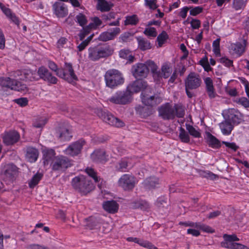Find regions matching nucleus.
<instances>
[{
    "label": "nucleus",
    "mask_w": 249,
    "mask_h": 249,
    "mask_svg": "<svg viewBox=\"0 0 249 249\" xmlns=\"http://www.w3.org/2000/svg\"><path fill=\"white\" fill-rule=\"evenodd\" d=\"M19 138V134L17 131H12L5 134L3 141L6 145H11L17 142Z\"/></svg>",
    "instance_id": "obj_20"
},
{
    "label": "nucleus",
    "mask_w": 249,
    "mask_h": 249,
    "mask_svg": "<svg viewBox=\"0 0 249 249\" xmlns=\"http://www.w3.org/2000/svg\"><path fill=\"white\" fill-rule=\"evenodd\" d=\"M15 102L21 107H25L28 104V99L26 98H20L14 100Z\"/></svg>",
    "instance_id": "obj_63"
},
{
    "label": "nucleus",
    "mask_w": 249,
    "mask_h": 249,
    "mask_svg": "<svg viewBox=\"0 0 249 249\" xmlns=\"http://www.w3.org/2000/svg\"><path fill=\"white\" fill-rule=\"evenodd\" d=\"M143 33L145 35L152 37H155L157 35L155 28L153 27L146 28Z\"/></svg>",
    "instance_id": "obj_53"
},
{
    "label": "nucleus",
    "mask_w": 249,
    "mask_h": 249,
    "mask_svg": "<svg viewBox=\"0 0 249 249\" xmlns=\"http://www.w3.org/2000/svg\"><path fill=\"white\" fill-rule=\"evenodd\" d=\"M55 155V153L53 149H49L46 150L44 154V157L46 161H48L53 159Z\"/></svg>",
    "instance_id": "obj_49"
},
{
    "label": "nucleus",
    "mask_w": 249,
    "mask_h": 249,
    "mask_svg": "<svg viewBox=\"0 0 249 249\" xmlns=\"http://www.w3.org/2000/svg\"><path fill=\"white\" fill-rule=\"evenodd\" d=\"M42 177V175L40 173H36L35 175L29 182L30 188H34L37 185Z\"/></svg>",
    "instance_id": "obj_41"
},
{
    "label": "nucleus",
    "mask_w": 249,
    "mask_h": 249,
    "mask_svg": "<svg viewBox=\"0 0 249 249\" xmlns=\"http://www.w3.org/2000/svg\"><path fill=\"white\" fill-rule=\"evenodd\" d=\"M64 70L68 74V76L70 77V83H71L73 80H76L77 79V76L74 72L72 65L71 63H65Z\"/></svg>",
    "instance_id": "obj_33"
},
{
    "label": "nucleus",
    "mask_w": 249,
    "mask_h": 249,
    "mask_svg": "<svg viewBox=\"0 0 249 249\" xmlns=\"http://www.w3.org/2000/svg\"><path fill=\"white\" fill-rule=\"evenodd\" d=\"M36 73L39 79H42L52 84H56L57 82V78L53 76L48 70L44 67H40Z\"/></svg>",
    "instance_id": "obj_15"
},
{
    "label": "nucleus",
    "mask_w": 249,
    "mask_h": 249,
    "mask_svg": "<svg viewBox=\"0 0 249 249\" xmlns=\"http://www.w3.org/2000/svg\"><path fill=\"white\" fill-rule=\"evenodd\" d=\"M1 9L8 18L10 19L16 25L19 26V21L18 18L16 17L15 14L12 13L9 8H6L5 6H1Z\"/></svg>",
    "instance_id": "obj_32"
},
{
    "label": "nucleus",
    "mask_w": 249,
    "mask_h": 249,
    "mask_svg": "<svg viewBox=\"0 0 249 249\" xmlns=\"http://www.w3.org/2000/svg\"><path fill=\"white\" fill-rule=\"evenodd\" d=\"M54 14L58 18L65 17L68 14V10L65 4L60 2H55L53 5Z\"/></svg>",
    "instance_id": "obj_17"
},
{
    "label": "nucleus",
    "mask_w": 249,
    "mask_h": 249,
    "mask_svg": "<svg viewBox=\"0 0 249 249\" xmlns=\"http://www.w3.org/2000/svg\"><path fill=\"white\" fill-rule=\"evenodd\" d=\"M208 144L213 148H218L221 146L219 141L210 132L206 133Z\"/></svg>",
    "instance_id": "obj_31"
},
{
    "label": "nucleus",
    "mask_w": 249,
    "mask_h": 249,
    "mask_svg": "<svg viewBox=\"0 0 249 249\" xmlns=\"http://www.w3.org/2000/svg\"><path fill=\"white\" fill-rule=\"evenodd\" d=\"M86 172L88 174L89 176L92 178L94 180L95 182H99L100 180V178H98L96 175V173L91 168H87L86 169Z\"/></svg>",
    "instance_id": "obj_47"
},
{
    "label": "nucleus",
    "mask_w": 249,
    "mask_h": 249,
    "mask_svg": "<svg viewBox=\"0 0 249 249\" xmlns=\"http://www.w3.org/2000/svg\"><path fill=\"white\" fill-rule=\"evenodd\" d=\"M92 29L93 28L90 27L89 24L86 27L83 28V30L80 34V40H83L84 38L90 33V30Z\"/></svg>",
    "instance_id": "obj_57"
},
{
    "label": "nucleus",
    "mask_w": 249,
    "mask_h": 249,
    "mask_svg": "<svg viewBox=\"0 0 249 249\" xmlns=\"http://www.w3.org/2000/svg\"><path fill=\"white\" fill-rule=\"evenodd\" d=\"M206 91L210 99H212L217 96L214 88L213 82L210 77H206L204 79Z\"/></svg>",
    "instance_id": "obj_22"
},
{
    "label": "nucleus",
    "mask_w": 249,
    "mask_h": 249,
    "mask_svg": "<svg viewBox=\"0 0 249 249\" xmlns=\"http://www.w3.org/2000/svg\"><path fill=\"white\" fill-rule=\"evenodd\" d=\"M131 72L136 78H144L148 74V70L145 63H138L132 67Z\"/></svg>",
    "instance_id": "obj_11"
},
{
    "label": "nucleus",
    "mask_w": 249,
    "mask_h": 249,
    "mask_svg": "<svg viewBox=\"0 0 249 249\" xmlns=\"http://www.w3.org/2000/svg\"><path fill=\"white\" fill-rule=\"evenodd\" d=\"M16 81V80L12 79L9 77H1L0 78V86L2 87H5L13 89V88L15 86Z\"/></svg>",
    "instance_id": "obj_34"
},
{
    "label": "nucleus",
    "mask_w": 249,
    "mask_h": 249,
    "mask_svg": "<svg viewBox=\"0 0 249 249\" xmlns=\"http://www.w3.org/2000/svg\"><path fill=\"white\" fill-rule=\"evenodd\" d=\"M143 184L148 188H154L159 185V179L156 177H150L144 180Z\"/></svg>",
    "instance_id": "obj_36"
},
{
    "label": "nucleus",
    "mask_w": 249,
    "mask_h": 249,
    "mask_svg": "<svg viewBox=\"0 0 249 249\" xmlns=\"http://www.w3.org/2000/svg\"><path fill=\"white\" fill-rule=\"evenodd\" d=\"M168 38V35L166 32L163 31L157 37V40L158 42V47H161Z\"/></svg>",
    "instance_id": "obj_44"
},
{
    "label": "nucleus",
    "mask_w": 249,
    "mask_h": 249,
    "mask_svg": "<svg viewBox=\"0 0 249 249\" xmlns=\"http://www.w3.org/2000/svg\"><path fill=\"white\" fill-rule=\"evenodd\" d=\"M145 65H146L147 68H148V72L149 70H151L153 77L155 81L158 82L159 81L160 71L158 70V67L155 62L152 60L147 61Z\"/></svg>",
    "instance_id": "obj_26"
},
{
    "label": "nucleus",
    "mask_w": 249,
    "mask_h": 249,
    "mask_svg": "<svg viewBox=\"0 0 249 249\" xmlns=\"http://www.w3.org/2000/svg\"><path fill=\"white\" fill-rule=\"evenodd\" d=\"M71 185L76 191L82 195L87 194L94 188L90 178L84 175H79L72 178Z\"/></svg>",
    "instance_id": "obj_1"
},
{
    "label": "nucleus",
    "mask_w": 249,
    "mask_h": 249,
    "mask_svg": "<svg viewBox=\"0 0 249 249\" xmlns=\"http://www.w3.org/2000/svg\"><path fill=\"white\" fill-rule=\"evenodd\" d=\"M92 23L89 24V26L93 29H96L102 24V21L98 17H94L92 19Z\"/></svg>",
    "instance_id": "obj_61"
},
{
    "label": "nucleus",
    "mask_w": 249,
    "mask_h": 249,
    "mask_svg": "<svg viewBox=\"0 0 249 249\" xmlns=\"http://www.w3.org/2000/svg\"><path fill=\"white\" fill-rule=\"evenodd\" d=\"M20 76V79L25 81H32L39 79L36 71L24 70L21 72Z\"/></svg>",
    "instance_id": "obj_24"
},
{
    "label": "nucleus",
    "mask_w": 249,
    "mask_h": 249,
    "mask_svg": "<svg viewBox=\"0 0 249 249\" xmlns=\"http://www.w3.org/2000/svg\"><path fill=\"white\" fill-rule=\"evenodd\" d=\"M71 137V133L67 128H62L59 134V138L62 140H69Z\"/></svg>",
    "instance_id": "obj_43"
},
{
    "label": "nucleus",
    "mask_w": 249,
    "mask_h": 249,
    "mask_svg": "<svg viewBox=\"0 0 249 249\" xmlns=\"http://www.w3.org/2000/svg\"><path fill=\"white\" fill-rule=\"evenodd\" d=\"M231 249H249V248L243 244L238 243H232Z\"/></svg>",
    "instance_id": "obj_64"
},
{
    "label": "nucleus",
    "mask_w": 249,
    "mask_h": 249,
    "mask_svg": "<svg viewBox=\"0 0 249 249\" xmlns=\"http://www.w3.org/2000/svg\"><path fill=\"white\" fill-rule=\"evenodd\" d=\"M237 103L241 105L246 108L249 107V101L246 97H241L236 101Z\"/></svg>",
    "instance_id": "obj_59"
},
{
    "label": "nucleus",
    "mask_w": 249,
    "mask_h": 249,
    "mask_svg": "<svg viewBox=\"0 0 249 249\" xmlns=\"http://www.w3.org/2000/svg\"><path fill=\"white\" fill-rule=\"evenodd\" d=\"M159 115L164 120L173 119L176 116L182 118L184 115V110L182 107L177 104L174 106L169 103L161 106L159 108Z\"/></svg>",
    "instance_id": "obj_3"
},
{
    "label": "nucleus",
    "mask_w": 249,
    "mask_h": 249,
    "mask_svg": "<svg viewBox=\"0 0 249 249\" xmlns=\"http://www.w3.org/2000/svg\"><path fill=\"white\" fill-rule=\"evenodd\" d=\"M219 127L222 133L225 135H230L233 128L232 124L226 118L225 120L219 124Z\"/></svg>",
    "instance_id": "obj_27"
},
{
    "label": "nucleus",
    "mask_w": 249,
    "mask_h": 249,
    "mask_svg": "<svg viewBox=\"0 0 249 249\" xmlns=\"http://www.w3.org/2000/svg\"><path fill=\"white\" fill-rule=\"evenodd\" d=\"M105 80L106 86L113 89L123 84L124 79L123 74L116 69L107 71L105 74Z\"/></svg>",
    "instance_id": "obj_4"
},
{
    "label": "nucleus",
    "mask_w": 249,
    "mask_h": 249,
    "mask_svg": "<svg viewBox=\"0 0 249 249\" xmlns=\"http://www.w3.org/2000/svg\"><path fill=\"white\" fill-rule=\"evenodd\" d=\"M51 165L53 171L62 172L71 166V163L67 157L61 156L54 157Z\"/></svg>",
    "instance_id": "obj_7"
},
{
    "label": "nucleus",
    "mask_w": 249,
    "mask_h": 249,
    "mask_svg": "<svg viewBox=\"0 0 249 249\" xmlns=\"http://www.w3.org/2000/svg\"><path fill=\"white\" fill-rule=\"evenodd\" d=\"M127 240L129 242H134L138 243L140 246L149 249H158V248L154 246L151 243L147 241H143L134 237H128Z\"/></svg>",
    "instance_id": "obj_29"
},
{
    "label": "nucleus",
    "mask_w": 249,
    "mask_h": 249,
    "mask_svg": "<svg viewBox=\"0 0 249 249\" xmlns=\"http://www.w3.org/2000/svg\"><path fill=\"white\" fill-rule=\"evenodd\" d=\"M156 205L160 209L168 208L169 206V200L165 196L159 197L156 201Z\"/></svg>",
    "instance_id": "obj_38"
},
{
    "label": "nucleus",
    "mask_w": 249,
    "mask_h": 249,
    "mask_svg": "<svg viewBox=\"0 0 249 249\" xmlns=\"http://www.w3.org/2000/svg\"><path fill=\"white\" fill-rule=\"evenodd\" d=\"M141 113L144 117L149 116L152 113V110L147 107H143L141 108Z\"/></svg>",
    "instance_id": "obj_62"
},
{
    "label": "nucleus",
    "mask_w": 249,
    "mask_h": 249,
    "mask_svg": "<svg viewBox=\"0 0 249 249\" xmlns=\"http://www.w3.org/2000/svg\"><path fill=\"white\" fill-rule=\"evenodd\" d=\"M137 183L136 178L130 174H124L119 178L118 185L125 191L132 190Z\"/></svg>",
    "instance_id": "obj_8"
},
{
    "label": "nucleus",
    "mask_w": 249,
    "mask_h": 249,
    "mask_svg": "<svg viewBox=\"0 0 249 249\" xmlns=\"http://www.w3.org/2000/svg\"><path fill=\"white\" fill-rule=\"evenodd\" d=\"M13 89L15 90L24 91L26 89V86L25 85L21 84L19 82L16 80Z\"/></svg>",
    "instance_id": "obj_56"
},
{
    "label": "nucleus",
    "mask_w": 249,
    "mask_h": 249,
    "mask_svg": "<svg viewBox=\"0 0 249 249\" xmlns=\"http://www.w3.org/2000/svg\"><path fill=\"white\" fill-rule=\"evenodd\" d=\"M104 209L110 213H116L119 209V204L115 200L106 201L103 203Z\"/></svg>",
    "instance_id": "obj_25"
},
{
    "label": "nucleus",
    "mask_w": 249,
    "mask_h": 249,
    "mask_svg": "<svg viewBox=\"0 0 249 249\" xmlns=\"http://www.w3.org/2000/svg\"><path fill=\"white\" fill-rule=\"evenodd\" d=\"M143 89H147V83L142 79H138L131 84L129 85L126 90L130 93L131 97L134 93L138 92Z\"/></svg>",
    "instance_id": "obj_14"
},
{
    "label": "nucleus",
    "mask_w": 249,
    "mask_h": 249,
    "mask_svg": "<svg viewBox=\"0 0 249 249\" xmlns=\"http://www.w3.org/2000/svg\"><path fill=\"white\" fill-rule=\"evenodd\" d=\"M114 51L112 46L107 45L90 47L88 49V58L91 61H96L111 56Z\"/></svg>",
    "instance_id": "obj_2"
},
{
    "label": "nucleus",
    "mask_w": 249,
    "mask_h": 249,
    "mask_svg": "<svg viewBox=\"0 0 249 249\" xmlns=\"http://www.w3.org/2000/svg\"><path fill=\"white\" fill-rule=\"evenodd\" d=\"M85 142L83 140H79L70 145L65 150L66 155L71 156H75L78 155L85 144Z\"/></svg>",
    "instance_id": "obj_12"
},
{
    "label": "nucleus",
    "mask_w": 249,
    "mask_h": 249,
    "mask_svg": "<svg viewBox=\"0 0 249 249\" xmlns=\"http://www.w3.org/2000/svg\"><path fill=\"white\" fill-rule=\"evenodd\" d=\"M38 151L33 147H27L26 148V159L30 162H35L38 156Z\"/></svg>",
    "instance_id": "obj_23"
},
{
    "label": "nucleus",
    "mask_w": 249,
    "mask_h": 249,
    "mask_svg": "<svg viewBox=\"0 0 249 249\" xmlns=\"http://www.w3.org/2000/svg\"><path fill=\"white\" fill-rule=\"evenodd\" d=\"M220 38H217L213 43V51L216 55H219L220 52Z\"/></svg>",
    "instance_id": "obj_48"
},
{
    "label": "nucleus",
    "mask_w": 249,
    "mask_h": 249,
    "mask_svg": "<svg viewBox=\"0 0 249 249\" xmlns=\"http://www.w3.org/2000/svg\"><path fill=\"white\" fill-rule=\"evenodd\" d=\"M145 5L151 9L155 10L158 6L156 4V0H145Z\"/></svg>",
    "instance_id": "obj_60"
},
{
    "label": "nucleus",
    "mask_w": 249,
    "mask_h": 249,
    "mask_svg": "<svg viewBox=\"0 0 249 249\" xmlns=\"http://www.w3.org/2000/svg\"><path fill=\"white\" fill-rule=\"evenodd\" d=\"M97 9L101 12H107L110 10L113 4L106 0H97Z\"/></svg>",
    "instance_id": "obj_35"
},
{
    "label": "nucleus",
    "mask_w": 249,
    "mask_h": 249,
    "mask_svg": "<svg viewBox=\"0 0 249 249\" xmlns=\"http://www.w3.org/2000/svg\"><path fill=\"white\" fill-rule=\"evenodd\" d=\"M46 122V118L45 117H41L34 123V126L36 128L42 127L45 125Z\"/></svg>",
    "instance_id": "obj_55"
},
{
    "label": "nucleus",
    "mask_w": 249,
    "mask_h": 249,
    "mask_svg": "<svg viewBox=\"0 0 249 249\" xmlns=\"http://www.w3.org/2000/svg\"><path fill=\"white\" fill-rule=\"evenodd\" d=\"M56 74L58 76L69 82L70 77L68 76V74L65 71L64 69H59L56 71Z\"/></svg>",
    "instance_id": "obj_58"
},
{
    "label": "nucleus",
    "mask_w": 249,
    "mask_h": 249,
    "mask_svg": "<svg viewBox=\"0 0 249 249\" xmlns=\"http://www.w3.org/2000/svg\"><path fill=\"white\" fill-rule=\"evenodd\" d=\"M148 89L143 91L142 93V100L143 104L146 106L154 107L157 106L160 102V99L154 95L147 93Z\"/></svg>",
    "instance_id": "obj_13"
},
{
    "label": "nucleus",
    "mask_w": 249,
    "mask_h": 249,
    "mask_svg": "<svg viewBox=\"0 0 249 249\" xmlns=\"http://www.w3.org/2000/svg\"><path fill=\"white\" fill-rule=\"evenodd\" d=\"M128 162L125 160H121L117 165V169L122 172H125L128 167Z\"/></svg>",
    "instance_id": "obj_50"
},
{
    "label": "nucleus",
    "mask_w": 249,
    "mask_h": 249,
    "mask_svg": "<svg viewBox=\"0 0 249 249\" xmlns=\"http://www.w3.org/2000/svg\"><path fill=\"white\" fill-rule=\"evenodd\" d=\"M108 101L112 103L119 105H125L131 101L130 93L126 89L124 91H117Z\"/></svg>",
    "instance_id": "obj_6"
},
{
    "label": "nucleus",
    "mask_w": 249,
    "mask_h": 249,
    "mask_svg": "<svg viewBox=\"0 0 249 249\" xmlns=\"http://www.w3.org/2000/svg\"><path fill=\"white\" fill-rule=\"evenodd\" d=\"M247 45V41L245 39L240 42L231 43L229 47L230 52L232 55L240 56L245 52Z\"/></svg>",
    "instance_id": "obj_10"
},
{
    "label": "nucleus",
    "mask_w": 249,
    "mask_h": 249,
    "mask_svg": "<svg viewBox=\"0 0 249 249\" xmlns=\"http://www.w3.org/2000/svg\"><path fill=\"white\" fill-rule=\"evenodd\" d=\"M17 171V168L15 165H9L2 175V178L4 184L10 185L12 183L15 179Z\"/></svg>",
    "instance_id": "obj_9"
},
{
    "label": "nucleus",
    "mask_w": 249,
    "mask_h": 249,
    "mask_svg": "<svg viewBox=\"0 0 249 249\" xmlns=\"http://www.w3.org/2000/svg\"><path fill=\"white\" fill-rule=\"evenodd\" d=\"M119 54L120 57L125 59L130 62L134 61V57L129 50L122 49L120 51Z\"/></svg>",
    "instance_id": "obj_37"
},
{
    "label": "nucleus",
    "mask_w": 249,
    "mask_h": 249,
    "mask_svg": "<svg viewBox=\"0 0 249 249\" xmlns=\"http://www.w3.org/2000/svg\"><path fill=\"white\" fill-rule=\"evenodd\" d=\"M139 21V19L136 15H132L131 16H127L126 17V19L124 21V25H135Z\"/></svg>",
    "instance_id": "obj_42"
},
{
    "label": "nucleus",
    "mask_w": 249,
    "mask_h": 249,
    "mask_svg": "<svg viewBox=\"0 0 249 249\" xmlns=\"http://www.w3.org/2000/svg\"><path fill=\"white\" fill-rule=\"evenodd\" d=\"M197 229L202 230L203 231L208 233H213L214 231L211 227L201 223H198Z\"/></svg>",
    "instance_id": "obj_51"
},
{
    "label": "nucleus",
    "mask_w": 249,
    "mask_h": 249,
    "mask_svg": "<svg viewBox=\"0 0 249 249\" xmlns=\"http://www.w3.org/2000/svg\"><path fill=\"white\" fill-rule=\"evenodd\" d=\"M121 32L120 28L115 27L108 31L104 32L100 34L98 37L100 41L106 42L107 41L114 39V38L120 34Z\"/></svg>",
    "instance_id": "obj_16"
},
{
    "label": "nucleus",
    "mask_w": 249,
    "mask_h": 249,
    "mask_svg": "<svg viewBox=\"0 0 249 249\" xmlns=\"http://www.w3.org/2000/svg\"><path fill=\"white\" fill-rule=\"evenodd\" d=\"M223 238L225 241L229 242L238 241L239 240V239L235 234L229 235L227 234H225L223 235Z\"/></svg>",
    "instance_id": "obj_54"
},
{
    "label": "nucleus",
    "mask_w": 249,
    "mask_h": 249,
    "mask_svg": "<svg viewBox=\"0 0 249 249\" xmlns=\"http://www.w3.org/2000/svg\"><path fill=\"white\" fill-rule=\"evenodd\" d=\"M226 118L232 124H239L242 121V114L237 110L231 108L228 110Z\"/></svg>",
    "instance_id": "obj_19"
},
{
    "label": "nucleus",
    "mask_w": 249,
    "mask_h": 249,
    "mask_svg": "<svg viewBox=\"0 0 249 249\" xmlns=\"http://www.w3.org/2000/svg\"><path fill=\"white\" fill-rule=\"evenodd\" d=\"M90 157L92 160L97 163H103L107 160L105 151L103 149L95 150Z\"/></svg>",
    "instance_id": "obj_21"
},
{
    "label": "nucleus",
    "mask_w": 249,
    "mask_h": 249,
    "mask_svg": "<svg viewBox=\"0 0 249 249\" xmlns=\"http://www.w3.org/2000/svg\"><path fill=\"white\" fill-rule=\"evenodd\" d=\"M179 138L182 142L188 143L190 142L189 134L185 129L181 127L179 128Z\"/></svg>",
    "instance_id": "obj_39"
},
{
    "label": "nucleus",
    "mask_w": 249,
    "mask_h": 249,
    "mask_svg": "<svg viewBox=\"0 0 249 249\" xmlns=\"http://www.w3.org/2000/svg\"><path fill=\"white\" fill-rule=\"evenodd\" d=\"M186 129L189 134L193 137L196 138H199L200 137L201 134L200 132L193 126L190 124H186Z\"/></svg>",
    "instance_id": "obj_45"
},
{
    "label": "nucleus",
    "mask_w": 249,
    "mask_h": 249,
    "mask_svg": "<svg viewBox=\"0 0 249 249\" xmlns=\"http://www.w3.org/2000/svg\"><path fill=\"white\" fill-rule=\"evenodd\" d=\"M76 21L78 23V24L81 26H83L86 25L88 22L87 19L85 15H84L82 13H79L76 16Z\"/></svg>",
    "instance_id": "obj_46"
},
{
    "label": "nucleus",
    "mask_w": 249,
    "mask_h": 249,
    "mask_svg": "<svg viewBox=\"0 0 249 249\" xmlns=\"http://www.w3.org/2000/svg\"><path fill=\"white\" fill-rule=\"evenodd\" d=\"M172 72V68L170 64L164 63L161 68V71H160L159 81L160 82L162 77L164 78H168Z\"/></svg>",
    "instance_id": "obj_28"
},
{
    "label": "nucleus",
    "mask_w": 249,
    "mask_h": 249,
    "mask_svg": "<svg viewBox=\"0 0 249 249\" xmlns=\"http://www.w3.org/2000/svg\"><path fill=\"white\" fill-rule=\"evenodd\" d=\"M102 119L109 125L116 127H122L124 125V123L122 121L108 113L104 112L102 114Z\"/></svg>",
    "instance_id": "obj_18"
},
{
    "label": "nucleus",
    "mask_w": 249,
    "mask_h": 249,
    "mask_svg": "<svg viewBox=\"0 0 249 249\" xmlns=\"http://www.w3.org/2000/svg\"><path fill=\"white\" fill-rule=\"evenodd\" d=\"M245 3L244 0H233V7L238 10L244 7Z\"/></svg>",
    "instance_id": "obj_52"
},
{
    "label": "nucleus",
    "mask_w": 249,
    "mask_h": 249,
    "mask_svg": "<svg viewBox=\"0 0 249 249\" xmlns=\"http://www.w3.org/2000/svg\"><path fill=\"white\" fill-rule=\"evenodd\" d=\"M201 79L199 75L195 72H191L185 80V90L187 96L191 98L195 96L191 90L198 89L201 84Z\"/></svg>",
    "instance_id": "obj_5"
},
{
    "label": "nucleus",
    "mask_w": 249,
    "mask_h": 249,
    "mask_svg": "<svg viewBox=\"0 0 249 249\" xmlns=\"http://www.w3.org/2000/svg\"><path fill=\"white\" fill-rule=\"evenodd\" d=\"M132 207L133 208H140L142 210H145L149 208V204L146 201L141 200L133 202L132 204Z\"/></svg>",
    "instance_id": "obj_40"
},
{
    "label": "nucleus",
    "mask_w": 249,
    "mask_h": 249,
    "mask_svg": "<svg viewBox=\"0 0 249 249\" xmlns=\"http://www.w3.org/2000/svg\"><path fill=\"white\" fill-rule=\"evenodd\" d=\"M138 43V48L142 51H145L151 48V44L150 42L146 39L139 36L137 37Z\"/></svg>",
    "instance_id": "obj_30"
}]
</instances>
